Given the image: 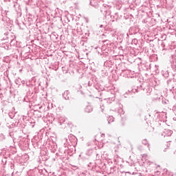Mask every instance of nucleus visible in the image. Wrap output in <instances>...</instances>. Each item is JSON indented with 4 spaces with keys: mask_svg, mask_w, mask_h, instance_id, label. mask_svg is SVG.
I'll use <instances>...</instances> for the list:
<instances>
[{
    "mask_svg": "<svg viewBox=\"0 0 176 176\" xmlns=\"http://www.w3.org/2000/svg\"><path fill=\"white\" fill-rule=\"evenodd\" d=\"M87 109H89V107H87V108L85 109V112H90V110H89V111H88Z\"/></svg>",
    "mask_w": 176,
    "mask_h": 176,
    "instance_id": "f257e3e1",
    "label": "nucleus"
}]
</instances>
